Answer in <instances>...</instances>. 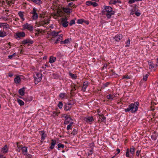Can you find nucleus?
Segmentation results:
<instances>
[{"mask_svg":"<svg viewBox=\"0 0 158 158\" xmlns=\"http://www.w3.org/2000/svg\"><path fill=\"white\" fill-rule=\"evenodd\" d=\"M148 64L149 66L150 69L153 68L154 67V65L153 64L152 62L149 61L148 62Z\"/></svg>","mask_w":158,"mask_h":158,"instance_id":"28","label":"nucleus"},{"mask_svg":"<svg viewBox=\"0 0 158 158\" xmlns=\"http://www.w3.org/2000/svg\"><path fill=\"white\" fill-rule=\"evenodd\" d=\"M19 143H18V142L17 143V148L18 149L21 148V147H22L21 145H19Z\"/></svg>","mask_w":158,"mask_h":158,"instance_id":"51","label":"nucleus"},{"mask_svg":"<svg viewBox=\"0 0 158 158\" xmlns=\"http://www.w3.org/2000/svg\"><path fill=\"white\" fill-rule=\"evenodd\" d=\"M74 104V102H69L67 104V105H68L69 106H70L72 104Z\"/></svg>","mask_w":158,"mask_h":158,"instance_id":"59","label":"nucleus"},{"mask_svg":"<svg viewBox=\"0 0 158 158\" xmlns=\"http://www.w3.org/2000/svg\"><path fill=\"white\" fill-rule=\"evenodd\" d=\"M67 7L71 8H75L76 7V6L75 4H73V2H71L69 3Z\"/></svg>","mask_w":158,"mask_h":158,"instance_id":"22","label":"nucleus"},{"mask_svg":"<svg viewBox=\"0 0 158 158\" xmlns=\"http://www.w3.org/2000/svg\"><path fill=\"white\" fill-rule=\"evenodd\" d=\"M131 78L130 76H128V75H126L125 76H124L123 77V79L124 78H127V79H130Z\"/></svg>","mask_w":158,"mask_h":158,"instance_id":"46","label":"nucleus"},{"mask_svg":"<svg viewBox=\"0 0 158 158\" xmlns=\"http://www.w3.org/2000/svg\"><path fill=\"white\" fill-rule=\"evenodd\" d=\"M62 23V25L63 27H66L68 26L69 23L68 22H64Z\"/></svg>","mask_w":158,"mask_h":158,"instance_id":"33","label":"nucleus"},{"mask_svg":"<svg viewBox=\"0 0 158 158\" xmlns=\"http://www.w3.org/2000/svg\"><path fill=\"white\" fill-rule=\"evenodd\" d=\"M33 99V98L31 96H27L24 98V100L26 102H30Z\"/></svg>","mask_w":158,"mask_h":158,"instance_id":"15","label":"nucleus"},{"mask_svg":"<svg viewBox=\"0 0 158 158\" xmlns=\"http://www.w3.org/2000/svg\"><path fill=\"white\" fill-rule=\"evenodd\" d=\"M26 158H31L32 156L30 154H27H27L26 155Z\"/></svg>","mask_w":158,"mask_h":158,"instance_id":"49","label":"nucleus"},{"mask_svg":"<svg viewBox=\"0 0 158 158\" xmlns=\"http://www.w3.org/2000/svg\"><path fill=\"white\" fill-rule=\"evenodd\" d=\"M58 107L60 109L62 108L63 106V104L62 102H59L58 105Z\"/></svg>","mask_w":158,"mask_h":158,"instance_id":"41","label":"nucleus"},{"mask_svg":"<svg viewBox=\"0 0 158 158\" xmlns=\"http://www.w3.org/2000/svg\"><path fill=\"white\" fill-rule=\"evenodd\" d=\"M148 77V74H146L144 76H143V79L145 81H147V78Z\"/></svg>","mask_w":158,"mask_h":158,"instance_id":"42","label":"nucleus"},{"mask_svg":"<svg viewBox=\"0 0 158 158\" xmlns=\"http://www.w3.org/2000/svg\"><path fill=\"white\" fill-rule=\"evenodd\" d=\"M130 40L129 39L127 41L126 43V45L125 46L126 47H129L130 44Z\"/></svg>","mask_w":158,"mask_h":158,"instance_id":"48","label":"nucleus"},{"mask_svg":"<svg viewBox=\"0 0 158 158\" xmlns=\"http://www.w3.org/2000/svg\"><path fill=\"white\" fill-rule=\"evenodd\" d=\"M106 97L108 99H113L114 96L113 95L109 94Z\"/></svg>","mask_w":158,"mask_h":158,"instance_id":"31","label":"nucleus"},{"mask_svg":"<svg viewBox=\"0 0 158 158\" xmlns=\"http://www.w3.org/2000/svg\"><path fill=\"white\" fill-rule=\"evenodd\" d=\"M33 43V41L32 40L27 39L23 40L22 42V44H29L28 45H29L30 44H32Z\"/></svg>","mask_w":158,"mask_h":158,"instance_id":"7","label":"nucleus"},{"mask_svg":"<svg viewBox=\"0 0 158 158\" xmlns=\"http://www.w3.org/2000/svg\"><path fill=\"white\" fill-rule=\"evenodd\" d=\"M40 133L41 135V139L43 140H44L45 139V137H46V135L44 134V131H41L40 132Z\"/></svg>","mask_w":158,"mask_h":158,"instance_id":"25","label":"nucleus"},{"mask_svg":"<svg viewBox=\"0 0 158 158\" xmlns=\"http://www.w3.org/2000/svg\"><path fill=\"white\" fill-rule=\"evenodd\" d=\"M69 42V39H65L64 41L61 40L60 41V44H67Z\"/></svg>","mask_w":158,"mask_h":158,"instance_id":"29","label":"nucleus"},{"mask_svg":"<svg viewBox=\"0 0 158 158\" xmlns=\"http://www.w3.org/2000/svg\"><path fill=\"white\" fill-rule=\"evenodd\" d=\"M108 65V64H105L104 65L102 69H104V68H106V67Z\"/></svg>","mask_w":158,"mask_h":158,"instance_id":"61","label":"nucleus"},{"mask_svg":"<svg viewBox=\"0 0 158 158\" xmlns=\"http://www.w3.org/2000/svg\"><path fill=\"white\" fill-rule=\"evenodd\" d=\"M49 19H47V21L46 22H45V24H48L49 23Z\"/></svg>","mask_w":158,"mask_h":158,"instance_id":"60","label":"nucleus"},{"mask_svg":"<svg viewBox=\"0 0 158 158\" xmlns=\"http://www.w3.org/2000/svg\"><path fill=\"white\" fill-rule=\"evenodd\" d=\"M58 148H63L64 147V144H61L60 143H59L58 144Z\"/></svg>","mask_w":158,"mask_h":158,"instance_id":"40","label":"nucleus"},{"mask_svg":"<svg viewBox=\"0 0 158 158\" xmlns=\"http://www.w3.org/2000/svg\"><path fill=\"white\" fill-rule=\"evenodd\" d=\"M63 40V35H59V37L57 39L56 41L55 42V44H56L58 43L59 42L62 40Z\"/></svg>","mask_w":158,"mask_h":158,"instance_id":"18","label":"nucleus"},{"mask_svg":"<svg viewBox=\"0 0 158 158\" xmlns=\"http://www.w3.org/2000/svg\"><path fill=\"white\" fill-rule=\"evenodd\" d=\"M14 81L15 83L16 84L19 83L21 81L20 78L19 76H17L14 79Z\"/></svg>","mask_w":158,"mask_h":158,"instance_id":"16","label":"nucleus"},{"mask_svg":"<svg viewBox=\"0 0 158 158\" xmlns=\"http://www.w3.org/2000/svg\"><path fill=\"white\" fill-rule=\"evenodd\" d=\"M75 23V20L73 19L71 21L69 24L70 26H72L73 24H74Z\"/></svg>","mask_w":158,"mask_h":158,"instance_id":"43","label":"nucleus"},{"mask_svg":"<svg viewBox=\"0 0 158 158\" xmlns=\"http://www.w3.org/2000/svg\"><path fill=\"white\" fill-rule=\"evenodd\" d=\"M1 19H3L5 21H7V20H8V19H7L5 17H2L1 18Z\"/></svg>","mask_w":158,"mask_h":158,"instance_id":"62","label":"nucleus"},{"mask_svg":"<svg viewBox=\"0 0 158 158\" xmlns=\"http://www.w3.org/2000/svg\"><path fill=\"white\" fill-rule=\"evenodd\" d=\"M73 122L69 124L68 125L67 127V130H69V129H71V127L72 126V125L73 124Z\"/></svg>","mask_w":158,"mask_h":158,"instance_id":"36","label":"nucleus"},{"mask_svg":"<svg viewBox=\"0 0 158 158\" xmlns=\"http://www.w3.org/2000/svg\"><path fill=\"white\" fill-rule=\"evenodd\" d=\"M87 83H86L85 82H84V84H83V86H82V89L84 91H85V89H86L87 85Z\"/></svg>","mask_w":158,"mask_h":158,"instance_id":"30","label":"nucleus"},{"mask_svg":"<svg viewBox=\"0 0 158 158\" xmlns=\"http://www.w3.org/2000/svg\"><path fill=\"white\" fill-rule=\"evenodd\" d=\"M104 7L105 10L104 14L108 19H110L111 16L114 14L115 12L113 10V9L110 6H104Z\"/></svg>","mask_w":158,"mask_h":158,"instance_id":"2","label":"nucleus"},{"mask_svg":"<svg viewBox=\"0 0 158 158\" xmlns=\"http://www.w3.org/2000/svg\"><path fill=\"white\" fill-rule=\"evenodd\" d=\"M23 27L24 29H27L30 31H32L33 30V27L31 24L27 23L23 25Z\"/></svg>","mask_w":158,"mask_h":158,"instance_id":"4","label":"nucleus"},{"mask_svg":"<svg viewBox=\"0 0 158 158\" xmlns=\"http://www.w3.org/2000/svg\"><path fill=\"white\" fill-rule=\"evenodd\" d=\"M86 4L88 6L92 5L94 7H95L98 5V4L96 2L93 1H87Z\"/></svg>","mask_w":158,"mask_h":158,"instance_id":"6","label":"nucleus"},{"mask_svg":"<svg viewBox=\"0 0 158 158\" xmlns=\"http://www.w3.org/2000/svg\"><path fill=\"white\" fill-rule=\"evenodd\" d=\"M22 152L23 154L24 155H26L27 153V148L26 146L21 147Z\"/></svg>","mask_w":158,"mask_h":158,"instance_id":"9","label":"nucleus"},{"mask_svg":"<svg viewBox=\"0 0 158 158\" xmlns=\"http://www.w3.org/2000/svg\"><path fill=\"white\" fill-rule=\"evenodd\" d=\"M23 13L24 12L22 11H19L18 13V15L20 17L21 19L23 21H24V19L23 18Z\"/></svg>","mask_w":158,"mask_h":158,"instance_id":"20","label":"nucleus"},{"mask_svg":"<svg viewBox=\"0 0 158 158\" xmlns=\"http://www.w3.org/2000/svg\"><path fill=\"white\" fill-rule=\"evenodd\" d=\"M116 2H117L116 1H115V0H114V1L112 0V1H110V3L112 4H115L116 3Z\"/></svg>","mask_w":158,"mask_h":158,"instance_id":"54","label":"nucleus"},{"mask_svg":"<svg viewBox=\"0 0 158 158\" xmlns=\"http://www.w3.org/2000/svg\"><path fill=\"white\" fill-rule=\"evenodd\" d=\"M139 104L138 102H136L134 103L130 104L129 106L128 107L125 109V111L126 112H129L130 111L132 113L135 112L138 110Z\"/></svg>","mask_w":158,"mask_h":158,"instance_id":"1","label":"nucleus"},{"mask_svg":"<svg viewBox=\"0 0 158 158\" xmlns=\"http://www.w3.org/2000/svg\"><path fill=\"white\" fill-rule=\"evenodd\" d=\"M51 141V145L49 148L52 150L54 148L55 145L56 144V140L53 139H52Z\"/></svg>","mask_w":158,"mask_h":158,"instance_id":"11","label":"nucleus"},{"mask_svg":"<svg viewBox=\"0 0 158 158\" xmlns=\"http://www.w3.org/2000/svg\"><path fill=\"white\" fill-rule=\"evenodd\" d=\"M83 22V20L82 19H78V20L77 23H78L81 24V23H82Z\"/></svg>","mask_w":158,"mask_h":158,"instance_id":"50","label":"nucleus"},{"mask_svg":"<svg viewBox=\"0 0 158 158\" xmlns=\"http://www.w3.org/2000/svg\"><path fill=\"white\" fill-rule=\"evenodd\" d=\"M42 74L40 73H36V75L34 76L35 78V84H38L41 81L42 78Z\"/></svg>","mask_w":158,"mask_h":158,"instance_id":"3","label":"nucleus"},{"mask_svg":"<svg viewBox=\"0 0 158 158\" xmlns=\"http://www.w3.org/2000/svg\"><path fill=\"white\" fill-rule=\"evenodd\" d=\"M66 120H68L69 119L72 120L71 117H70L69 115H66L65 117Z\"/></svg>","mask_w":158,"mask_h":158,"instance_id":"47","label":"nucleus"},{"mask_svg":"<svg viewBox=\"0 0 158 158\" xmlns=\"http://www.w3.org/2000/svg\"><path fill=\"white\" fill-rule=\"evenodd\" d=\"M69 123V122H67V120H65L64 122V124H67Z\"/></svg>","mask_w":158,"mask_h":158,"instance_id":"64","label":"nucleus"},{"mask_svg":"<svg viewBox=\"0 0 158 158\" xmlns=\"http://www.w3.org/2000/svg\"><path fill=\"white\" fill-rule=\"evenodd\" d=\"M129 152L130 150L128 148L127 150V152L126 154V156L127 157H129Z\"/></svg>","mask_w":158,"mask_h":158,"instance_id":"39","label":"nucleus"},{"mask_svg":"<svg viewBox=\"0 0 158 158\" xmlns=\"http://www.w3.org/2000/svg\"><path fill=\"white\" fill-rule=\"evenodd\" d=\"M36 9L35 8H33L32 11L31 13L32 14V18L33 20H36L38 17L37 13L36 12Z\"/></svg>","mask_w":158,"mask_h":158,"instance_id":"5","label":"nucleus"},{"mask_svg":"<svg viewBox=\"0 0 158 158\" xmlns=\"http://www.w3.org/2000/svg\"><path fill=\"white\" fill-rule=\"evenodd\" d=\"M59 97L60 98H64L65 97V94L64 93H61L59 95Z\"/></svg>","mask_w":158,"mask_h":158,"instance_id":"44","label":"nucleus"},{"mask_svg":"<svg viewBox=\"0 0 158 158\" xmlns=\"http://www.w3.org/2000/svg\"><path fill=\"white\" fill-rule=\"evenodd\" d=\"M135 14L137 16H139L141 14L139 12H136Z\"/></svg>","mask_w":158,"mask_h":158,"instance_id":"56","label":"nucleus"},{"mask_svg":"<svg viewBox=\"0 0 158 158\" xmlns=\"http://www.w3.org/2000/svg\"><path fill=\"white\" fill-rule=\"evenodd\" d=\"M102 115H100L99 114V116H101L102 118H100V119H101V122L104 121L106 118L104 116H102Z\"/></svg>","mask_w":158,"mask_h":158,"instance_id":"38","label":"nucleus"},{"mask_svg":"<svg viewBox=\"0 0 158 158\" xmlns=\"http://www.w3.org/2000/svg\"><path fill=\"white\" fill-rule=\"evenodd\" d=\"M69 75L73 79H76L77 77V75L76 74H72L71 73H69Z\"/></svg>","mask_w":158,"mask_h":158,"instance_id":"27","label":"nucleus"},{"mask_svg":"<svg viewBox=\"0 0 158 158\" xmlns=\"http://www.w3.org/2000/svg\"><path fill=\"white\" fill-rule=\"evenodd\" d=\"M18 102L20 106H23L24 105V102L22 100L19 99H18Z\"/></svg>","mask_w":158,"mask_h":158,"instance_id":"34","label":"nucleus"},{"mask_svg":"<svg viewBox=\"0 0 158 158\" xmlns=\"http://www.w3.org/2000/svg\"><path fill=\"white\" fill-rule=\"evenodd\" d=\"M140 150H138L137 152H136V156H139V153H140Z\"/></svg>","mask_w":158,"mask_h":158,"instance_id":"58","label":"nucleus"},{"mask_svg":"<svg viewBox=\"0 0 158 158\" xmlns=\"http://www.w3.org/2000/svg\"><path fill=\"white\" fill-rule=\"evenodd\" d=\"M19 93L21 96H23L24 94V88H23L19 90Z\"/></svg>","mask_w":158,"mask_h":158,"instance_id":"19","label":"nucleus"},{"mask_svg":"<svg viewBox=\"0 0 158 158\" xmlns=\"http://www.w3.org/2000/svg\"><path fill=\"white\" fill-rule=\"evenodd\" d=\"M116 151L118 152V153L117 154H116V155L118 154L120 152V149L118 148H117L116 149Z\"/></svg>","mask_w":158,"mask_h":158,"instance_id":"63","label":"nucleus"},{"mask_svg":"<svg viewBox=\"0 0 158 158\" xmlns=\"http://www.w3.org/2000/svg\"><path fill=\"white\" fill-rule=\"evenodd\" d=\"M134 2V1L133 0H129V1L128 2L129 4H132Z\"/></svg>","mask_w":158,"mask_h":158,"instance_id":"57","label":"nucleus"},{"mask_svg":"<svg viewBox=\"0 0 158 158\" xmlns=\"http://www.w3.org/2000/svg\"><path fill=\"white\" fill-rule=\"evenodd\" d=\"M68 19L67 17H65L64 18H63L62 19L61 22H67V21L68 20Z\"/></svg>","mask_w":158,"mask_h":158,"instance_id":"45","label":"nucleus"},{"mask_svg":"<svg viewBox=\"0 0 158 158\" xmlns=\"http://www.w3.org/2000/svg\"><path fill=\"white\" fill-rule=\"evenodd\" d=\"M56 58L54 57L53 56H51L50 57L49 62L51 63H54L56 60Z\"/></svg>","mask_w":158,"mask_h":158,"instance_id":"21","label":"nucleus"},{"mask_svg":"<svg viewBox=\"0 0 158 158\" xmlns=\"http://www.w3.org/2000/svg\"><path fill=\"white\" fill-rule=\"evenodd\" d=\"M7 35L6 32L4 31H0V37H3Z\"/></svg>","mask_w":158,"mask_h":158,"instance_id":"17","label":"nucleus"},{"mask_svg":"<svg viewBox=\"0 0 158 158\" xmlns=\"http://www.w3.org/2000/svg\"><path fill=\"white\" fill-rule=\"evenodd\" d=\"M25 33L23 32H19L16 33V35L19 38L24 37L25 36Z\"/></svg>","mask_w":158,"mask_h":158,"instance_id":"12","label":"nucleus"},{"mask_svg":"<svg viewBox=\"0 0 158 158\" xmlns=\"http://www.w3.org/2000/svg\"><path fill=\"white\" fill-rule=\"evenodd\" d=\"M45 24H46L45 22L44 21H42L40 23V25L43 26Z\"/></svg>","mask_w":158,"mask_h":158,"instance_id":"53","label":"nucleus"},{"mask_svg":"<svg viewBox=\"0 0 158 158\" xmlns=\"http://www.w3.org/2000/svg\"><path fill=\"white\" fill-rule=\"evenodd\" d=\"M2 24H4L2 26L4 28H5L6 29L7 28H10L9 25L8 24H7V23H2Z\"/></svg>","mask_w":158,"mask_h":158,"instance_id":"32","label":"nucleus"},{"mask_svg":"<svg viewBox=\"0 0 158 158\" xmlns=\"http://www.w3.org/2000/svg\"><path fill=\"white\" fill-rule=\"evenodd\" d=\"M63 10L65 12L67 13H69L72 12V9L68 7L64 8Z\"/></svg>","mask_w":158,"mask_h":158,"instance_id":"13","label":"nucleus"},{"mask_svg":"<svg viewBox=\"0 0 158 158\" xmlns=\"http://www.w3.org/2000/svg\"><path fill=\"white\" fill-rule=\"evenodd\" d=\"M76 90V88L74 86V85H72V89H71V91H73Z\"/></svg>","mask_w":158,"mask_h":158,"instance_id":"55","label":"nucleus"},{"mask_svg":"<svg viewBox=\"0 0 158 158\" xmlns=\"http://www.w3.org/2000/svg\"><path fill=\"white\" fill-rule=\"evenodd\" d=\"M1 152L4 153H7L8 152V148L6 145H5L2 148Z\"/></svg>","mask_w":158,"mask_h":158,"instance_id":"14","label":"nucleus"},{"mask_svg":"<svg viewBox=\"0 0 158 158\" xmlns=\"http://www.w3.org/2000/svg\"><path fill=\"white\" fill-rule=\"evenodd\" d=\"M15 55H16V53H14L13 55H9L8 56V58L10 59H11L12 57L15 56Z\"/></svg>","mask_w":158,"mask_h":158,"instance_id":"52","label":"nucleus"},{"mask_svg":"<svg viewBox=\"0 0 158 158\" xmlns=\"http://www.w3.org/2000/svg\"><path fill=\"white\" fill-rule=\"evenodd\" d=\"M60 31L56 32L55 31H53L51 33V35L52 36V37H56L58 35V34L60 33Z\"/></svg>","mask_w":158,"mask_h":158,"instance_id":"23","label":"nucleus"},{"mask_svg":"<svg viewBox=\"0 0 158 158\" xmlns=\"http://www.w3.org/2000/svg\"><path fill=\"white\" fill-rule=\"evenodd\" d=\"M71 107V106H70L66 103L64 106V110L66 111L69 110Z\"/></svg>","mask_w":158,"mask_h":158,"instance_id":"26","label":"nucleus"},{"mask_svg":"<svg viewBox=\"0 0 158 158\" xmlns=\"http://www.w3.org/2000/svg\"><path fill=\"white\" fill-rule=\"evenodd\" d=\"M84 120L87 122H92L94 120L93 117H85L84 119Z\"/></svg>","mask_w":158,"mask_h":158,"instance_id":"10","label":"nucleus"},{"mask_svg":"<svg viewBox=\"0 0 158 158\" xmlns=\"http://www.w3.org/2000/svg\"><path fill=\"white\" fill-rule=\"evenodd\" d=\"M77 133V130L75 129H74L73 132L71 133V134L75 135Z\"/></svg>","mask_w":158,"mask_h":158,"instance_id":"37","label":"nucleus"},{"mask_svg":"<svg viewBox=\"0 0 158 158\" xmlns=\"http://www.w3.org/2000/svg\"><path fill=\"white\" fill-rule=\"evenodd\" d=\"M29 1H31L36 4H41L42 3V1L40 0H28Z\"/></svg>","mask_w":158,"mask_h":158,"instance_id":"24","label":"nucleus"},{"mask_svg":"<svg viewBox=\"0 0 158 158\" xmlns=\"http://www.w3.org/2000/svg\"><path fill=\"white\" fill-rule=\"evenodd\" d=\"M130 152L132 155H133L135 152V148L134 147L132 146V147L131 148Z\"/></svg>","mask_w":158,"mask_h":158,"instance_id":"35","label":"nucleus"},{"mask_svg":"<svg viewBox=\"0 0 158 158\" xmlns=\"http://www.w3.org/2000/svg\"><path fill=\"white\" fill-rule=\"evenodd\" d=\"M123 35L122 34H117L114 38V39L116 41H118L123 38Z\"/></svg>","mask_w":158,"mask_h":158,"instance_id":"8","label":"nucleus"}]
</instances>
